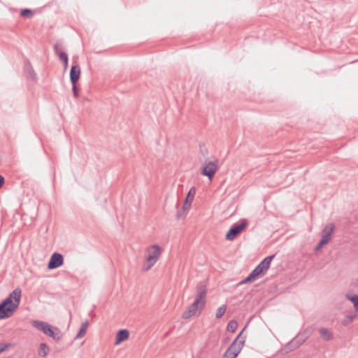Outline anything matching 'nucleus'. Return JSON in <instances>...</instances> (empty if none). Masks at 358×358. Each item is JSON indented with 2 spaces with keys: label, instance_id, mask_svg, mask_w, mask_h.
Returning <instances> with one entry per match:
<instances>
[{
  "label": "nucleus",
  "instance_id": "1",
  "mask_svg": "<svg viewBox=\"0 0 358 358\" xmlns=\"http://www.w3.org/2000/svg\"><path fill=\"white\" fill-rule=\"evenodd\" d=\"M207 290L206 285L202 282H200L196 285V294L194 301L189 306L188 309L182 313V319H189L196 313L197 310H199V313H200L203 310L206 303Z\"/></svg>",
  "mask_w": 358,
  "mask_h": 358
},
{
  "label": "nucleus",
  "instance_id": "2",
  "mask_svg": "<svg viewBox=\"0 0 358 358\" xmlns=\"http://www.w3.org/2000/svg\"><path fill=\"white\" fill-rule=\"evenodd\" d=\"M21 294V289L17 287L0 303V320L8 318L12 315L13 311L20 304Z\"/></svg>",
  "mask_w": 358,
  "mask_h": 358
},
{
  "label": "nucleus",
  "instance_id": "3",
  "mask_svg": "<svg viewBox=\"0 0 358 358\" xmlns=\"http://www.w3.org/2000/svg\"><path fill=\"white\" fill-rule=\"evenodd\" d=\"M246 327L239 333L237 337L234 339L232 343L227 348L224 353L222 358H236L240 352L241 351L244 343L245 341V336H243V331Z\"/></svg>",
  "mask_w": 358,
  "mask_h": 358
},
{
  "label": "nucleus",
  "instance_id": "4",
  "mask_svg": "<svg viewBox=\"0 0 358 358\" xmlns=\"http://www.w3.org/2000/svg\"><path fill=\"white\" fill-rule=\"evenodd\" d=\"M33 326L55 341H59L62 338L61 331L57 327L54 328L49 324L42 321H34Z\"/></svg>",
  "mask_w": 358,
  "mask_h": 358
},
{
  "label": "nucleus",
  "instance_id": "5",
  "mask_svg": "<svg viewBox=\"0 0 358 358\" xmlns=\"http://www.w3.org/2000/svg\"><path fill=\"white\" fill-rule=\"evenodd\" d=\"M147 252L146 262L142 267V270L144 271H148L155 264L160 257L162 250L159 245H153L148 248Z\"/></svg>",
  "mask_w": 358,
  "mask_h": 358
},
{
  "label": "nucleus",
  "instance_id": "6",
  "mask_svg": "<svg viewBox=\"0 0 358 358\" xmlns=\"http://www.w3.org/2000/svg\"><path fill=\"white\" fill-rule=\"evenodd\" d=\"M248 222L243 220L240 223H236L227 231L225 238L228 241L234 240L237 236L246 227Z\"/></svg>",
  "mask_w": 358,
  "mask_h": 358
},
{
  "label": "nucleus",
  "instance_id": "7",
  "mask_svg": "<svg viewBox=\"0 0 358 358\" xmlns=\"http://www.w3.org/2000/svg\"><path fill=\"white\" fill-rule=\"evenodd\" d=\"M218 159H216L213 162L205 161L204 166L202 169V175L207 176L211 180L218 169Z\"/></svg>",
  "mask_w": 358,
  "mask_h": 358
},
{
  "label": "nucleus",
  "instance_id": "8",
  "mask_svg": "<svg viewBox=\"0 0 358 358\" xmlns=\"http://www.w3.org/2000/svg\"><path fill=\"white\" fill-rule=\"evenodd\" d=\"M64 264V257L62 255L55 252L52 255L48 264V268L55 269L61 266Z\"/></svg>",
  "mask_w": 358,
  "mask_h": 358
},
{
  "label": "nucleus",
  "instance_id": "9",
  "mask_svg": "<svg viewBox=\"0 0 358 358\" xmlns=\"http://www.w3.org/2000/svg\"><path fill=\"white\" fill-rule=\"evenodd\" d=\"M274 257L275 255L266 257L255 268H257V270L264 275L269 268L271 261Z\"/></svg>",
  "mask_w": 358,
  "mask_h": 358
},
{
  "label": "nucleus",
  "instance_id": "10",
  "mask_svg": "<svg viewBox=\"0 0 358 358\" xmlns=\"http://www.w3.org/2000/svg\"><path fill=\"white\" fill-rule=\"evenodd\" d=\"M335 225L333 223H330L325 226L322 231V238L327 243L329 242L331 238V235L334 231Z\"/></svg>",
  "mask_w": 358,
  "mask_h": 358
},
{
  "label": "nucleus",
  "instance_id": "11",
  "mask_svg": "<svg viewBox=\"0 0 358 358\" xmlns=\"http://www.w3.org/2000/svg\"><path fill=\"white\" fill-rule=\"evenodd\" d=\"M195 194L196 189L194 187H192L187 193L185 201L182 206V211H185L189 209Z\"/></svg>",
  "mask_w": 358,
  "mask_h": 358
},
{
  "label": "nucleus",
  "instance_id": "12",
  "mask_svg": "<svg viewBox=\"0 0 358 358\" xmlns=\"http://www.w3.org/2000/svg\"><path fill=\"white\" fill-rule=\"evenodd\" d=\"M80 76V68L79 65H73L70 70V80L71 84H76Z\"/></svg>",
  "mask_w": 358,
  "mask_h": 358
},
{
  "label": "nucleus",
  "instance_id": "13",
  "mask_svg": "<svg viewBox=\"0 0 358 358\" xmlns=\"http://www.w3.org/2000/svg\"><path fill=\"white\" fill-rule=\"evenodd\" d=\"M55 53L58 56L59 60L64 64V69L66 70L68 67L69 58L68 55L64 52H59V46L57 44H55L53 46Z\"/></svg>",
  "mask_w": 358,
  "mask_h": 358
},
{
  "label": "nucleus",
  "instance_id": "14",
  "mask_svg": "<svg viewBox=\"0 0 358 358\" xmlns=\"http://www.w3.org/2000/svg\"><path fill=\"white\" fill-rule=\"evenodd\" d=\"M24 71L27 78H29L34 80L37 79V75L28 59L24 62Z\"/></svg>",
  "mask_w": 358,
  "mask_h": 358
},
{
  "label": "nucleus",
  "instance_id": "15",
  "mask_svg": "<svg viewBox=\"0 0 358 358\" xmlns=\"http://www.w3.org/2000/svg\"><path fill=\"white\" fill-rule=\"evenodd\" d=\"M129 332L127 329H120L116 334L115 344L118 345V344L121 343L122 342L127 340L129 338Z\"/></svg>",
  "mask_w": 358,
  "mask_h": 358
},
{
  "label": "nucleus",
  "instance_id": "16",
  "mask_svg": "<svg viewBox=\"0 0 358 358\" xmlns=\"http://www.w3.org/2000/svg\"><path fill=\"white\" fill-rule=\"evenodd\" d=\"M88 325L89 322L87 320H85L84 322L82 323L81 327L77 335L76 336V339L81 338L85 335Z\"/></svg>",
  "mask_w": 358,
  "mask_h": 358
},
{
  "label": "nucleus",
  "instance_id": "17",
  "mask_svg": "<svg viewBox=\"0 0 358 358\" xmlns=\"http://www.w3.org/2000/svg\"><path fill=\"white\" fill-rule=\"evenodd\" d=\"M302 343L303 341H300L298 338H294L287 345V348L292 351L298 348Z\"/></svg>",
  "mask_w": 358,
  "mask_h": 358
},
{
  "label": "nucleus",
  "instance_id": "18",
  "mask_svg": "<svg viewBox=\"0 0 358 358\" xmlns=\"http://www.w3.org/2000/svg\"><path fill=\"white\" fill-rule=\"evenodd\" d=\"M48 352L49 348L48 345L44 343H41L38 350V355L44 357L48 354Z\"/></svg>",
  "mask_w": 358,
  "mask_h": 358
},
{
  "label": "nucleus",
  "instance_id": "19",
  "mask_svg": "<svg viewBox=\"0 0 358 358\" xmlns=\"http://www.w3.org/2000/svg\"><path fill=\"white\" fill-rule=\"evenodd\" d=\"M320 333L321 336L326 341H329L333 338L331 333L327 329L322 328L320 330Z\"/></svg>",
  "mask_w": 358,
  "mask_h": 358
},
{
  "label": "nucleus",
  "instance_id": "20",
  "mask_svg": "<svg viewBox=\"0 0 358 358\" xmlns=\"http://www.w3.org/2000/svg\"><path fill=\"white\" fill-rule=\"evenodd\" d=\"M346 298L353 303L354 308L356 311H358V295L354 294V295H346Z\"/></svg>",
  "mask_w": 358,
  "mask_h": 358
},
{
  "label": "nucleus",
  "instance_id": "21",
  "mask_svg": "<svg viewBox=\"0 0 358 358\" xmlns=\"http://www.w3.org/2000/svg\"><path fill=\"white\" fill-rule=\"evenodd\" d=\"M237 327L238 322L234 320H231L227 324V330L233 333L236 330Z\"/></svg>",
  "mask_w": 358,
  "mask_h": 358
},
{
  "label": "nucleus",
  "instance_id": "22",
  "mask_svg": "<svg viewBox=\"0 0 358 358\" xmlns=\"http://www.w3.org/2000/svg\"><path fill=\"white\" fill-rule=\"evenodd\" d=\"M20 15L23 17L31 18L34 15V13L31 10L25 8L21 10Z\"/></svg>",
  "mask_w": 358,
  "mask_h": 358
},
{
  "label": "nucleus",
  "instance_id": "23",
  "mask_svg": "<svg viewBox=\"0 0 358 358\" xmlns=\"http://www.w3.org/2000/svg\"><path fill=\"white\" fill-rule=\"evenodd\" d=\"M227 310V306L222 305L220 307H219L216 312V318L220 319L222 317V315L224 314Z\"/></svg>",
  "mask_w": 358,
  "mask_h": 358
},
{
  "label": "nucleus",
  "instance_id": "24",
  "mask_svg": "<svg viewBox=\"0 0 358 358\" xmlns=\"http://www.w3.org/2000/svg\"><path fill=\"white\" fill-rule=\"evenodd\" d=\"M261 275H263L259 272V271L257 270V268H255V269L252 270V271L249 274L251 278H252L254 280H256L259 276Z\"/></svg>",
  "mask_w": 358,
  "mask_h": 358
},
{
  "label": "nucleus",
  "instance_id": "25",
  "mask_svg": "<svg viewBox=\"0 0 358 358\" xmlns=\"http://www.w3.org/2000/svg\"><path fill=\"white\" fill-rule=\"evenodd\" d=\"M10 345V343H0V353L6 350Z\"/></svg>",
  "mask_w": 358,
  "mask_h": 358
},
{
  "label": "nucleus",
  "instance_id": "26",
  "mask_svg": "<svg viewBox=\"0 0 358 358\" xmlns=\"http://www.w3.org/2000/svg\"><path fill=\"white\" fill-rule=\"evenodd\" d=\"M72 91L73 96L77 98L78 96V88L76 86V84H72Z\"/></svg>",
  "mask_w": 358,
  "mask_h": 358
},
{
  "label": "nucleus",
  "instance_id": "27",
  "mask_svg": "<svg viewBox=\"0 0 358 358\" xmlns=\"http://www.w3.org/2000/svg\"><path fill=\"white\" fill-rule=\"evenodd\" d=\"M326 244H327V243L325 242L324 241H323L322 239H321L316 247V250H320Z\"/></svg>",
  "mask_w": 358,
  "mask_h": 358
},
{
  "label": "nucleus",
  "instance_id": "28",
  "mask_svg": "<svg viewBox=\"0 0 358 358\" xmlns=\"http://www.w3.org/2000/svg\"><path fill=\"white\" fill-rule=\"evenodd\" d=\"M254 281V280L252 278H250V275H248L247 278H245L244 280H243L240 284H245V283H248V282H251Z\"/></svg>",
  "mask_w": 358,
  "mask_h": 358
},
{
  "label": "nucleus",
  "instance_id": "29",
  "mask_svg": "<svg viewBox=\"0 0 358 358\" xmlns=\"http://www.w3.org/2000/svg\"><path fill=\"white\" fill-rule=\"evenodd\" d=\"M4 178L0 175V188L3 186V185L4 184Z\"/></svg>",
  "mask_w": 358,
  "mask_h": 358
},
{
  "label": "nucleus",
  "instance_id": "30",
  "mask_svg": "<svg viewBox=\"0 0 358 358\" xmlns=\"http://www.w3.org/2000/svg\"><path fill=\"white\" fill-rule=\"evenodd\" d=\"M182 215V212L180 210H179L178 213H177V215H176V217H177V219H180V217H181Z\"/></svg>",
  "mask_w": 358,
  "mask_h": 358
},
{
  "label": "nucleus",
  "instance_id": "31",
  "mask_svg": "<svg viewBox=\"0 0 358 358\" xmlns=\"http://www.w3.org/2000/svg\"><path fill=\"white\" fill-rule=\"evenodd\" d=\"M203 152H205V150L201 151V153H203V155H205V153H203Z\"/></svg>",
  "mask_w": 358,
  "mask_h": 358
},
{
  "label": "nucleus",
  "instance_id": "32",
  "mask_svg": "<svg viewBox=\"0 0 358 358\" xmlns=\"http://www.w3.org/2000/svg\"><path fill=\"white\" fill-rule=\"evenodd\" d=\"M203 152H205V150L201 151V153H203V155H205V153H203Z\"/></svg>",
  "mask_w": 358,
  "mask_h": 358
},
{
  "label": "nucleus",
  "instance_id": "33",
  "mask_svg": "<svg viewBox=\"0 0 358 358\" xmlns=\"http://www.w3.org/2000/svg\"><path fill=\"white\" fill-rule=\"evenodd\" d=\"M203 152H205V150L201 151V153H203V155H205V153H203Z\"/></svg>",
  "mask_w": 358,
  "mask_h": 358
},
{
  "label": "nucleus",
  "instance_id": "34",
  "mask_svg": "<svg viewBox=\"0 0 358 358\" xmlns=\"http://www.w3.org/2000/svg\"><path fill=\"white\" fill-rule=\"evenodd\" d=\"M357 281H358V279H357Z\"/></svg>",
  "mask_w": 358,
  "mask_h": 358
}]
</instances>
